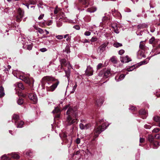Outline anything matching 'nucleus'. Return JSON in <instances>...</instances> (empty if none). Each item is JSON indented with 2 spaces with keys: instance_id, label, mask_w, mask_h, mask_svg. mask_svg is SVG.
Segmentation results:
<instances>
[{
  "instance_id": "f257e3e1",
  "label": "nucleus",
  "mask_w": 160,
  "mask_h": 160,
  "mask_svg": "<svg viewBox=\"0 0 160 160\" xmlns=\"http://www.w3.org/2000/svg\"><path fill=\"white\" fill-rule=\"evenodd\" d=\"M68 108L66 112L68 116L66 118V122L67 125H71L76 122L78 117L77 108L76 107H70L69 105H68L63 107V109L66 110Z\"/></svg>"
},
{
  "instance_id": "f03ea898",
  "label": "nucleus",
  "mask_w": 160,
  "mask_h": 160,
  "mask_svg": "<svg viewBox=\"0 0 160 160\" xmlns=\"http://www.w3.org/2000/svg\"><path fill=\"white\" fill-rule=\"evenodd\" d=\"M99 122L101 126L99 125L98 127H96L94 129V136L95 138L97 137L99 134L105 130L109 125L103 119L100 120Z\"/></svg>"
},
{
  "instance_id": "7ed1b4c3",
  "label": "nucleus",
  "mask_w": 160,
  "mask_h": 160,
  "mask_svg": "<svg viewBox=\"0 0 160 160\" xmlns=\"http://www.w3.org/2000/svg\"><path fill=\"white\" fill-rule=\"evenodd\" d=\"M18 14L16 17V20L17 22H20L23 17L24 12L21 8H19L18 9Z\"/></svg>"
},
{
  "instance_id": "20e7f679",
  "label": "nucleus",
  "mask_w": 160,
  "mask_h": 160,
  "mask_svg": "<svg viewBox=\"0 0 160 160\" xmlns=\"http://www.w3.org/2000/svg\"><path fill=\"white\" fill-rule=\"evenodd\" d=\"M20 79L28 84L33 83L34 80L32 78H29L24 76H20Z\"/></svg>"
},
{
  "instance_id": "39448f33",
  "label": "nucleus",
  "mask_w": 160,
  "mask_h": 160,
  "mask_svg": "<svg viewBox=\"0 0 160 160\" xmlns=\"http://www.w3.org/2000/svg\"><path fill=\"white\" fill-rule=\"evenodd\" d=\"M28 98L33 103H36L38 101V98L36 94L34 93H29Z\"/></svg>"
},
{
  "instance_id": "423d86ee",
  "label": "nucleus",
  "mask_w": 160,
  "mask_h": 160,
  "mask_svg": "<svg viewBox=\"0 0 160 160\" xmlns=\"http://www.w3.org/2000/svg\"><path fill=\"white\" fill-rule=\"evenodd\" d=\"M108 45V43H104L98 48V52L101 54L105 50L106 48Z\"/></svg>"
},
{
  "instance_id": "0eeeda50",
  "label": "nucleus",
  "mask_w": 160,
  "mask_h": 160,
  "mask_svg": "<svg viewBox=\"0 0 160 160\" xmlns=\"http://www.w3.org/2000/svg\"><path fill=\"white\" fill-rule=\"evenodd\" d=\"M59 83V81H57L56 82L53 84L50 87H47L46 89L47 91L51 92L53 91L57 87Z\"/></svg>"
},
{
  "instance_id": "6e6552de",
  "label": "nucleus",
  "mask_w": 160,
  "mask_h": 160,
  "mask_svg": "<svg viewBox=\"0 0 160 160\" xmlns=\"http://www.w3.org/2000/svg\"><path fill=\"white\" fill-rule=\"evenodd\" d=\"M85 73L87 76H90L93 74V70L90 66H88L85 71Z\"/></svg>"
},
{
  "instance_id": "1a4fd4ad",
  "label": "nucleus",
  "mask_w": 160,
  "mask_h": 160,
  "mask_svg": "<svg viewBox=\"0 0 160 160\" xmlns=\"http://www.w3.org/2000/svg\"><path fill=\"white\" fill-rule=\"evenodd\" d=\"M60 63L61 65V68H62L63 66H67L68 68H69V67H70V63L69 62H67L66 60L65 59H62L60 60Z\"/></svg>"
},
{
  "instance_id": "9d476101",
  "label": "nucleus",
  "mask_w": 160,
  "mask_h": 160,
  "mask_svg": "<svg viewBox=\"0 0 160 160\" xmlns=\"http://www.w3.org/2000/svg\"><path fill=\"white\" fill-rule=\"evenodd\" d=\"M120 60L122 62L127 63L131 61V60L128 56L127 55L124 57H120Z\"/></svg>"
},
{
  "instance_id": "9b49d317",
  "label": "nucleus",
  "mask_w": 160,
  "mask_h": 160,
  "mask_svg": "<svg viewBox=\"0 0 160 160\" xmlns=\"http://www.w3.org/2000/svg\"><path fill=\"white\" fill-rule=\"evenodd\" d=\"M54 80L53 78L49 76L44 77L42 79V81H54Z\"/></svg>"
},
{
  "instance_id": "f8f14e48",
  "label": "nucleus",
  "mask_w": 160,
  "mask_h": 160,
  "mask_svg": "<svg viewBox=\"0 0 160 160\" xmlns=\"http://www.w3.org/2000/svg\"><path fill=\"white\" fill-rule=\"evenodd\" d=\"M103 100L102 98H100L97 99L96 101V104L98 106H100L102 104Z\"/></svg>"
},
{
  "instance_id": "ddd939ff",
  "label": "nucleus",
  "mask_w": 160,
  "mask_h": 160,
  "mask_svg": "<svg viewBox=\"0 0 160 160\" xmlns=\"http://www.w3.org/2000/svg\"><path fill=\"white\" fill-rule=\"evenodd\" d=\"M125 76V75L123 74L119 76H116L115 77V79L117 82L123 79Z\"/></svg>"
},
{
  "instance_id": "4468645a",
  "label": "nucleus",
  "mask_w": 160,
  "mask_h": 160,
  "mask_svg": "<svg viewBox=\"0 0 160 160\" xmlns=\"http://www.w3.org/2000/svg\"><path fill=\"white\" fill-rule=\"evenodd\" d=\"M79 2L80 3L82 4L86 5V7H88V5L89 4V1L90 0H79Z\"/></svg>"
},
{
  "instance_id": "2eb2a0df",
  "label": "nucleus",
  "mask_w": 160,
  "mask_h": 160,
  "mask_svg": "<svg viewBox=\"0 0 160 160\" xmlns=\"http://www.w3.org/2000/svg\"><path fill=\"white\" fill-rule=\"evenodd\" d=\"M97 10V8L95 7H92L88 8L86 11L90 13L94 12H95Z\"/></svg>"
},
{
  "instance_id": "dca6fc26",
  "label": "nucleus",
  "mask_w": 160,
  "mask_h": 160,
  "mask_svg": "<svg viewBox=\"0 0 160 160\" xmlns=\"http://www.w3.org/2000/svg\"><path fill=\"white\" fill-rule=\"evenodd\" d=\"M12 120H14L15 121V124H16L17 121L19 118V116L18 114H14L12 116Z\"/></svg>"
},
{
  "instance_id": "f3484780",
  "label": "nucleus",
  "mask_w": 160,
  "mask_h": 160,
  "mask_svg": "<svg viewBox=\"0 0 160 160\" xmlns=\"http://www.w3.org/2000/svg\"><path fill=\"white\" fill-rule=\"evenodd\" d=\"M5 95L4 89L3 87L1 86L0 87V98H2Z\"/></svg>"
},
{
  "instance_id": "a211bd4d",
  "label": "nucleus",
  "mask_w": 160,
  "mask_h": 160,
  "mask_svg": "<svg viewBox=\"0 0 160 160\" xmlns=\"http://www.w3.org/2000/svg\"><path fill=\"white\" fill-rule=\"evenodd\" d=\"M8 155H11L12 157L15 159H18L20 158L19 155L18 154L15 152L8 154Z\"/></svg>"
},
{
  "instance_id": "6ab92c4d",
  "label": "nucleus",
  "mask_w": 160,
  "mask_h": 160,
  "mask_svg": "<svg viewBox=\"0 0 160 160\" xmlns=\"http://www.w3.org/2000/svg\"><path fill=\"white\" fill-rule=\"evenodd\" d=\"M14 85L22 90H23L24 89V86L22 83H21L17 82Z\"/></svg>"
},
{
  "instance_id": "aec40b11",
  "label": "nucleus",
  "mask_w": 160,
  "mask_h": 160,
  "mask_svg": "<svg viewBox=\"0 0 160 160\" xmlns=\"http://www.w3.org/2000/svg\"><path fill=\"white\" fill-rule=\"evenodd\" d=\"M147 139L150 143H152L154 142V138L152 135H148L147 137Z\"/></svg>"
},
{
  "instance_id": "412c9836",
  "label": "nucleus",
  "mask_w": 160,
  "mask_h": 160,
  "mask_svg": "<svg viewBox=\"0 0 160 160\" xmlns=\"http://www.w3.org/2000/svg\"><path fill=\"white\" fill-rule=\"evenodd\" d=\"M38 7L39 8L44 9L46 8V6L43 4V3L39 1V4L38 5Z\"/></svg>"
},
{
  "instance_id": "4be33fe9",
  "label": "nucleus",
  "mask_w": 160,
  "mask_h": 160,
  "mask_svg": "<svg viewBox=\"0 0 160 160\" xmlns=\"http://www.w3.org/2000/svg\"><path fill=\"white\" fill-rule=\"evenodd\" d=\"M152 143L153 144L154 148H156L160 145V142L157 141L154 142Z\"/></svg>"
},
{
  "instance_id": "5701e85b",
  "label": "nucleus",
  "mask_w": 160,
  "mask_h": 160,
  "mask_svg": "<svg viewBox=\"0 0 160 160\" xmlns=\"http://www.w3.org/2000/svg\"><path fill=\"white\" fill-rule=\"evenodd\" d=\"M27 47V49L28 50H31L32 48V44L28 45L27 46V45H24L23 47V48H25Z\"/></svg>"
},
{
  "instance_id": "b1692460",
  "label": "nucleus",
  "mask_w": 160,
  "mask_h": 160,
  "mask_svg": "<svg viewBox=\"0 0 160 160\" xmlns=\"http://www.w3.org/2000/svg\"><path fill=\"white\" fill-rule=\"evenodd\" d=\"M147 25L145 24H140L138 26V29L143 28L147 27Z\"/></svg>"
},
{
  "instance_id": "393cba45",
  "label": "nucleus",
  "mask_w": 160,
  "mask_h": 160,
  "mask_svg": "<svg viewBox=\"0 0 160 160\" xmlns=\"http://www.w3.org/2000/svg\"><path fill=\"white\" fill-rule=\"evenodd\" d=\"M139 113L141 114L145 115V117L143 118H146L147 116V113L146 111L144 109H142L139 112Z\"/></svg>"
},
{
  "instance_id": "a878e982",
  "label": "nucleus",
  "mask_w": 160,
  "mask_h": 160,
  "mask_svg": "<svg viewBox=\"0 0 160 160\" xmlns=\"http://www.w3.org/2000/svg\"><path fill=\"white\" fill-rule=\"evenodd\" d=\"M110 60L113 63H117V58L114 57H112L110 59Z\"/></svg>"
},
{
  "instance_id": "bb28decb",
  "label": "nucleus",
  "mask_w": 160,
  "mask_h": 160,
  "mask_svg": "<svg viewBox=\"0 0 160 160\" xmlns=\"http://www.w3.org/2000/svg\"><path fill=\"white\" fill-rule=\"evenodd\" d=\"M83 19L85 21L89 22L91 21V18L90 16H85L84 18Z\"/></svg>"
},
{
  "instance_id": "cd10ccee",
  "label": "nucleus",
  "mask_w": 160,
  "mask_h": 160,
  "mask_svg": "<svg viewBox=\"0 0 160 160\" xmlns=\"http://www.w3.org/2000/svg\"><path fill=\"white\" fill-rule=\"evenodd\" d=\"M122 44L121 43H119L118 42H116L113 44L114 47L116 48H118L119 47H121L122 46Z\"/></svg>"
},
{
  "instance_id": "c85d7f7f",
  "label": "nucleus",
  "mask_w": 160,
  "mask_h": 160,
  "mask_svg": "<svg viewBox=\"0 0 160 160\" xmlns=\"http://www.w3.org/2000/svg\"><path fill=\"white\" fill-rule=\"evenodd\" d=\"M24 124V122L22 121H20L17 124V128H21L23 126Z\"/></svg>"
},
{
  "instance_id": "c756f323",
  "label": "nucleus",
  "mask_w": 160,
  "mask_h": 160,
  "mask_svg": "<svg viewBox=\"0 0 160 160\" xmlns=\"http://www.w3.org/2000/svg\"><path fill=\"white\" fill-rule=\"evenodd\" d=\"M2 160H11L6 155H4L1 157Z\"/></svg>"
},
{
  "instance_id": "7c9ffc66",
  "label": "nucleus",
  "mask_w": 160,
  "mask_h": 160,
  "mask_svg": "<svg viewBox=\"0 0 160 160\" xmlns=\"http://www.w3.org/2000/svg\"><path fill=\"white\" fill-rule=\"evenodd\" d=\"M64 71L66 74L65 76L67 77L68 79L70 76V71L69 70H68V71L65 70Z\"/></svg>"
},
{
  "instance_id": "2f4dec72",
  "label": "nucleus",
  "mask_w": 160,
  "mask_h": 160,
  "mask_svg": "<svg viewBox=\"0 0 160 160\" xmlns=\"http://www.w3.org/2000/svg\"><path fill=\"white\" fill-rule=\"evenodd\" d=\"M154 120L156 122H160V118L158 116H156L154 117Z\"/></svg>"
},
{
  "instance_id": "473e14b6",
  "label": "nucleus",
  "mask_w": 160,
  "mask_h": 160,
  "mask_svg": "<svg viewBox=\"0 0 160 160\" xmlns=\"http://www.w3.org/2000/svg\"><path fill=\"white\" fill-rule=\"evenodd\" d=\"M24 102L23 99H19L17 101V103L18 104L21 105Z\"/></svg>"
},
{
  "instance_id": "72a5a7b5",
  "label": "nucleus",
  "mask_w": 160,
  "mask_h": 160,
  "mask_svg": "<svg viewBox=\"0 0 160 160\" xmlns=\"http://www.w3.org/2000/svg\"><path fill=\"white\" fill-rule=\"evenodd\" d=\"M160 131V129L158 128H156L154 129L152 131L153 133H157Z\"/></svg>"
},
{
  "instance_id": "f704fd0d",
  "label": "nucleus",
  "mask_w": 160,
  "mask_h": 160,
  "mask_svg": "<svg viewBox=\"0 0 160 160\" xmlns=\"http://www.w3.org/2000/svg\"><path fill=\"white\" fill-rule=\"evenodd\" d=\"M155 38L154 37H152V38L149 40V43L152 44L155 41Z\"/></svg>"
},
{
  "instance_id": "c9c22d12",
  "label": "nucleus",
  "mask_w": 160,
  "mask_h": 160,
  "mask_svg": "<svg viewBox=\"0 0 160 160\" xmlns=\"http://www.w3.org/2000/svg\"><path fill=\"white\" fill-rule=\"evenodd\" d=\"M112 27L114 29V32L116 33H119V32L117 29V26H112Z\"/></svg>"
},
{
  "instance_id": "e433bc0d",
  "label": "nucleus",
  "mask_w": 160,
  "mask_h": 160,
  "mask_svg": "<svg viewBox=\"0 0 160 160\" xmlns=\"http://www.w3.org/2000/svg\"><path fill=\"white\" fill-rule=\"evenodd\" d=\"M60 111V110L58 108H55V109L52 111L53 113H58Z\"/></svg>"
},
{
  "instance_id": "4c0bfd02",
  "label": "nucleus",
  "mask_w": 160,
  "mask_h": 160,
  "mask_svg": "<svg viewBox=\"0 0 160 160\" xmlns=\"http://www.w3.org/2000/svg\"><path fill=\"white\" fill-rule=\"evenodd\" d=\"M103 66V65L101 63H99L97 66V70H98L101 68Z\"/></svg>"
},
{
  "instance_id": "58836bf2",
  "label": "nucleus",
  "mask_w": 160,
  "mask_h": 160,
  "mask_svg": "<svg viewBox=\"0 0 160 160\" xmlns=\"http://www.w3.org/2000/svg\"><path fill=\"white\" fill-rule=\"evenodd\" d=\"M134 68L135 66H133L132 67H131L130 68H127V71L128 72L131 71H132Z\"/></svg>"
},
{
  "instance_id": "ea45409f",
  "label": "nucleus",
  "mask_w": 160,
  "mask_h": 160,
  "mask_svg": "<svg viewBox=\"0 0 160 160\" xmlns=\"http://www.w3.org/2000/svg\"><path fill=\"white\" fill-rule=\"evenodd\" d=\"M110 74V72L109 71H106L104 74V76H106V77H108V76L109 74Z\"/></svg>"
},
{
  "instance_id": "a19ab883",
  "label": "nucleus",
  "mask_w": 160,
  "mask_h": 160,
  "mask_svg": "<svg viewBox=\"0 0 160 160\" xmlns=\"http://www.w3.org/2000/svg\"><path fill=\"white\" fill-rule=\"evenodd\" d=\"M98 40L97 38L96 37H93L91 39V41L92 42H94L97 41Z\"/></svg>"
},
{
  "instance_id": "79ce46f5",
  "label": "nucleus",
  "mask_w": 160,
  "mask_h": 160,
  "mask_svg": "<svg viewBox=\"0 0 160 160\" xmlns=\"http://www.w3.org/2000/svg\"><path fill=\"white\" fill-rule=\"evenodd\" d=\"M44 14H41L38 17V19L39 20H41L44 17Z\"/></svg>"
},
{
  "instance_id": "37998d69",
  "label": "nucleus",
  "mask_w": 160,
  "mask_h": 160,
  "mask_svg": "<svg viewBox=\"0 0 160 160\" xmlns=\"http://www.w3.org/2000/svg\"><path fill=\"white\" fill-rule=\"evenodd\" d=\"M77 84L76 82L75 84V85L73 87V89L72 90V91L71 92L72 93H73L74 92V91H75V89H76V88H77Z\"/></svg>"
},
{
  "instance_id": "c03bdc74",
  "label": "nucleus",
  "mask_w": 160,
  "mask_h": 160,
  "mask_svg": "<svg viewBox=\"0 0 160 160\" xmlns=\"http://www.w3.org/2000/svg\"><path fill=\"white\" fill-rule=\"evenodd\" d=\"M56 37L59 40H61L63 38V37L62 35H58L56 36Z\"/></svg>"
},
{
  "instance_id": "a18cd8bd",
  "label": "nucleus",
  "mask_w": 160,
  "mask_h": 160,
  "mask_svg": "<svg viewBox=\"0 0 160 160\" xmlns=\"http://www.w3.org/2000/svg\"><path fill=\"white\" fill-rule=\"evenodd\" d=\"M125 52V51L123 49H121L119 51L118 53L120 55H122Z\"/></svg>"
},
{
  "instance_id": "49530a36",
  "label": "nucleus",
  "mask_w": 160,
  "mask_h": 160,
  "mask_svg": "<svg viewBox=\"0 0 160 160\" xmlns=\"http://www.w3.org/2000/svg\"><path fill=\"white\" fill-rule=\"evenodd\" d=\"M90 127H91L90 124H86L84 125V127H85V128H84V129H87L88 128H89Z\"/></svg>"
},
{
  "instance_id": "de8ad7c7",
  "label": "nucleus",
  "mask_w": 160,
  "mask_h": 160,
  "mask_svg": "<svg viewBox=\"0 0 160 160\" xmlns=\"http://www.w3.org/2000/svg\"><path fill=\"white\" fill-rule=\"evenodd\" d=\"M73 28L77 30H79L80 29V27L78 25L74 26L73 27Z\"/></svg>"
},
{
  "instance_id": "09e8293b",
  "label": "nucleus",
  "mask_w": 160,
  "mask_h": 160,
  "mask_svg": "<svg viewBox=\"0 0 160 160\" xmlns=\"http://www.w3.org/2000/svg\"><path fill=\"white\" fill-rule=\"evenodd\" d=\"M91 34V32L89 31H86L85 32L84 35L86 36H89Z\"/></svg>"
},
{
  "instance_id": "8fccbe9b",
  "label": "nucleus",
  "mask_w": 160,
  "mask_h": 160,
  "mask_svg": "<svg viewBox=\"0 0 160 160\" xmlns=\"http://www.w3.org/2000/svg\"><path fill=\"white\" fill-rule=\"evenodd\" d=\"M79 127L81 129H84V128H85L84 127V125L82 123H80L79 125Z\"/></svg>"
},
{
  "instance_id": "3c124183",
  "label": "nucleus",
  "mask_w": 160,
  "mask_h": 160,
  "mask_svg": "<svg viewBox=\"0 0 160 160\" xmlns=\"http://www.w3.org/2000/svg\"><path fill=\"white\" fill-rule=\"evenodd\" d=\"M155 138L157 139H160V134H157L155 136Z\"/></svg>"
},
{
  "instance_id": "603ef678",
  "label": "nucleus",
  "mask_w": 160,
  "mask_h": 160,
  "mask_svg": "<svg viewBox=\"0 0 160 160\" xmlns=\"http://www.w3.org/2000/svg\"><path fill=\"white\" fill-rule=\"evenodd\" d=\"M52 21L51 20L48 21L46 23V24L48 26H50L52 23Z\"/></svg>"
},
{
  "instance_id": "864d4df0",
  "label": "nucleus",
  "mask_w": 160,
  "mask_h": 160,
  "mask_svg": "<svg viewBox=\"0 0 160 160\" xmlns=\"http://www.w3.org/2000/svg\"><path fill=\"white\" fill-rule=\"evenodd\" d=\"M47 50V49L46 48H42L40 49V51L42 52H44Z\"/></svg>"
},
{
  "instance_id": "5fc2aeb1",
  "label": "nucleus",
  "mask_w": 160,
  "mask_h": 160,
  "mask_svg": "<svg viewBox=\"0 0 160 160\" xmlns=\"http://www.w3.org/2000/svg\"><path fill=\"white\" fill-rule=\"evenodd\" d=\"M151 127V126L149 125L146 124L144 125V128L146 129H150Z\"/></svg>"
},
{
  "instance_id": "6e6d98bb",
  "label": "nucleus",
  "mask_w": 160,
  "mask_h": 160,
  "mask_svg": "<svg viewBox=\"0 0 160 160\" xmlns=\"http://www.w3.org/2000/svg\"><path fill=\"white\" fill-rule=\"evenodd\" d=\"M38 32L39 33L41 34L43 33L44 32V31L41 28H39L38 30Z\"/></svg>"
},
{
  "instance_id": "4d7b16f0",
  "label": "nucleus",
  "mask_w": 160,
  "mask_h": 160,
  "mask_svg": "<svg viewBox=\"0 0 160 160\" xmlns=\"http://www.w3.org/2000/svg\"><path fill=\"white\" fill-rule=\"evenodd\" d=\"M144 139L143 138H140L139 142L140 143H142L144 142Z\"/></svg>"
},
{
  "instance_id": "13d9d810",
  "label": "nucleus",
  "mask_w": 160,
  "mask_h": 160,
  "mask_svg": "<svg viewBox=\"0 0 160 160\" xmlns=\"http://www.w3.org/2000/svg\"><path fill=\"white\" fill-rule=\"evenodd\" d=\"M82 42H83V43H89V42L88 39H85L83 40V41Z\"/></svg>"
},
{
  "instance_id": "bf43d9fd",
  "label": "nucleus",
  "mask_w": 160,
  "mask_h": 160,
  "mask_svg": "<svg viewBox=\"0 0 160 160\" xmlns=\"http://www.w3.org/2000/svg\"><path fill=\"white\" fill-rule=\"evenodd\" d=\"M80 139L79 138H78L76 141V142L77 144L80 143Z\"/></svg>"
},
{
  "instance_id": "052dcab7",
  "label": "nucleus",
  "mask_w": 160,
  "mask_h": 160,
  "mask_svg": "<svg viewBox=\"0 0 160 160\" xmlns=\"http://www.w3.org/2000/svg\"><path fill=\"white\" fill-rule=\"evenodd\" d=\"M125 12H130L131 10L130 9L128 8L125 10Z\"/></svg>"
},
{
  "instance_id": "680f3d73",
  "label": "nucleus",
  "mask_w": 160,
  "mask_h": 160,
  "mask_svg": "<svg viewBox=\"0 0 160 160\" xmlns=\"http://www.w3.org/2000/svg\"><path fill=\"white\" fill-rule=\"evenodd\" d=\"M22 4L23 5H25L26 6V7H27L28 8V9H29V5L28 4H25L24 3H22Z\"/></svg>"
},
{
  "instance_id": "e2e57ef3",
  "label": "nucleus",
  "mask_w": 160,
  "mask_h": 160,
  "mask_svg": "<svg viewBox=\"0 0 160 160\" xmlns=\"http://www.w3.org/2000/svg\"><path fill=\"white\" fill-rule=\"evenodd\" d=\"M140 48L141 49H143L144 47V46L143 45L140 44L139 45Z\"/></svg>"
},
{
  "instance_id": "0e129e2a",
  "label": "nucleus",
  "mask_w": 160,
  "mask_h": 160,
  "mask_svg": "<svg viewBox=\"0 0 160 160\" xmlns=\"http://www.w3.org/2000/svg\"><path fill=\"white\" fill-rule=\"evenodd\" d=\"M54 12L55 14H56L58 13V11L57 9H55L54 10Z\"/></svg>"
},
{
  "instance_id": "69168bd1",
  "label": "nucleus",
  "mask_w": 160,
  "mask_h": 160,
  "mask_svg": "<svg viewBox=\"0 0 160 160\" xmlns=\"http://www.w3.org/2000/svg\"><path fill=\"white\" fill-rule=\"evenodd\" d=\"M11 68V66L10 65H8V66L7 71H8V70H9L10 69V68Z\"/></svg>"
},
{
  "instance_id": "338daca9",
  "label": "nucleus",
  "mask_w": 160,
  "mask_h": 160,
  "mask_svg": "<svg viewBox=\"0 0 160 160\" xmlns=\"http://www.w3.org/2000/svg\"><path fill=\"white\" fill-rule=\"evenodd\" d=\"M115 12H117L118 15V14H120V13H119V12H117V11H115H115H114V12H113V14H114V13H115Z\"/></svg>"
},
{
  "instance_id": "774afa93",
  "label": "nucleus",
  "mask_w": 160,
  "mask_h": 160,
  "mask_svg": "<svg viewBox=\"0 0 160 160\" xmlns=\"http://www.w3.org/2000/svg\"><path fill=\"white\" fill-rule=\"evenodd\" d=\"M136 108L133 106L132 107V108H130V109L132 110H135Z\"/></svg>"
}]
</instances>
